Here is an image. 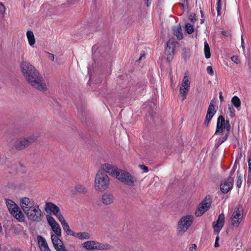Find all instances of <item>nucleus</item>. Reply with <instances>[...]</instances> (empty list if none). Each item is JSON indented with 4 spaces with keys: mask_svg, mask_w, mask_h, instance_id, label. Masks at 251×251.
I'll use <instances>...</instances> for the list:
<instances>
[{
    "mask_svg": "<svg viewBox=\"0 0 251 251\" xmlns=\"http://www.w3.org/2000/svg\"><path fill=\"white\" fill-rule=\"evenodd\" d=\"M22 209L27 218L33 222H39L42 219V213L39 205L33 199L23 197L20 201Z\"/></svg>",
    "mask_w": 251,
    "mask_h": 251,
    "instance_id": "nucleus-3",
    "label": "nucleus"
},
{
    "mask_svg": "<svg viewBox=\"0 0 251 251\" xmlns=\"http://www.w3.org/2000/svg\"><path fill=\"white\" fill-rule=\"evenodd\" d=\"M243 37H242V47L243 48V49H245V47L243 45Z\"/></svg>",
    "mask_w": 251,
    "mask_h": 251,
    "instance_id": "nucleus-48",
    "label": "nucleus"
},
{
    "mask_svg": "<svg viewBox=\"0 0 251 251\" xmlns=\"http://www.w3.org/2000/svg\"><path fill=\"white\" fill-rule=\"evenodd\" d=\"M58 220L61 223L64 231H65L68 235H72L73 236L75 232H74L70 228L68 224L66 222L64 217L60 216V218H59Z\"/></svg>",
    "mask_w": 251,
    "mask_h": 251,
    "instance_id": "nucleus-19",
    "label": "nucleus"
},
{
    "mask_svg": "<svg viewBox=\"0 0 251 251\" xmlns=\"http://www.w3.org/2000/svg\"><path fill=\"white\" fill-rule=\"evenodd\" d=\"M82 247L87 250H108L111 246L107 243H102L95 240L87 241L82 244Z\"/></svg>",
    "mask_w": 251,
    "mask_h": 251,
    "instance_id": "nucleus-7",
    "label": "nucleus"
},
{
    "mask_svg": "<svg viewBox=\"0 0 251 251\" xmlns=\"http://www.w3.org/2000/svg\"><path fill=\"white\" fill-rule=\"evenodd\" d=\"M106 170L111 174L112 176L128 185H133L134 182L136 181V179L135 177L130 175L128 173L122 170L115 166H114V172H112V173L108 171V170H109L108 168H106Z\"/></svg>",
    "mask_w": 251,
    "mask_h": 251,
    "instance_id": "nucleus-5",
    "label": "nucleus"
},
{
    "mask_svg": "<svg viewBox=\"0 0 251 251\" xmlns=\"http://www.w3.org/2000/svg\"><path fill=\"white\" fill-rule=\"evenodd\" d=\"M145 57V54H142V55H141L140 57L139 58V59H141L143 57Z\"/></svg>",
    "mask_w": 251,
    "mask_h": 251,
    "instance_id": "nucleus-49",
    "label": "nucleus"
},
{
    "mask_svg": "<svg viewBox=\"0 0 251 251\" xmlns=\"http://www.w3.org/2000/svg\"><path fill=\"white\" fill-rule=\"evenodd\" d=\"M229 115L231 118H234L235 116V110L233 106L229 105L228 106Z\"/></svg>",
    "mask_w": 251,
    "mask_h": 251,
    "instance_id": "nucleus-30",
    "label": "nucleus"
},
{
    "mask_svg": "<svg viewBox=\"0 0 251 251\" xmlns=\"http://www.w3.org/2000/svg\"><path fill=\"white\" fill-rule=\"evenodd\" d=\"M228 136V133H226L224 136H223L222 137H220L218 139V140L217 141V144L219 145L222 144L227 139Z\"/></svg>",
    "mask_w": 251,
    "mask_h": 251,
    "instance_id": "nucleus-32",
    "label": "nucleus"
},
{
    "mask_svg": "<svg viewBox=\"0 0 251 251\" xmlns=\"http://www.w3.org/2000/svg\"><path fill=\"white\" fill-rule=\"evenodd\" d=\"M207 72L210 75H213L214 74L213 68L212 66H209L207 67L206 69Z\"/></svg>",
    "mask_w": 251,
    "mask_h": 251,
    "instance_id": "nucleus-36",
    "label": "nucleus"
},
{
    "mask_svg": "<svg viewBox=\"0 0 251 251\" xmlns=\"http://www.w3.org/2000/svg\"><path fill=\"white\" fill-rule=\"evenodd\" d=\"M190 50L189 49L185 48L183 49L182 56L185 60H186L189 56Z\"/></svg>",
    "mask_w": 251,
    "mask_h": 251,
    "instance_id": "nucleus-31",
    "label": "nucleus"
},
{
    "mask_svg": "<svg viewBox=\"0 0 251 251\" xmlns=\"http://www.w3.org/2000/svg\"><path fill=\"white\" fill-rule=\"evenodd\" d=\"M45 211L50 214H53L58 219L60 216H63L60 212L59 208L51 202H46L45 205Z\"/></svg>",
    "mask_w": 251,
    "mask_h": 251,
    "instance_id": "nucleus-14",
    "label": "nucleus"
},
{
    "mask_svg": "<svg viewBox=\"0 0 251 251\" xmlns=\"http://www.w3.org/2000/svg\"><path fill=\"white\" fill-rule=\"evenodd\" d=\"M101 201L104 205H110L114 202V197L112 194L106 192L101 196Z\"/></svg>",
    "mask_w": 251,
    "mask_h": 251,
    "instance_id": "nucleus-18",
    "label": "nucleus"
},
{
    "mask_svg": "<svg viewBox=\"0 0 251 251\" xmlns=\"http://www.w3.org/2000/svg\"><path fill=\"white\" fill-rule=\"evenodd\" d=\"M26 36L28 40L29 45L33 47L35 44V38L33 32L32 31L28 30L26 32Z\"/></svg>",
    "mask_w": 251,
    "mask_h": 251,
    "instance_id": "nucleus-23",
    "label": "nucleus"
},
{
    "mask_svg": "<svg viewBox=\"0 0 251 251\" xmlns=\"http://www.w3.org/2000/svg\"><path fill=\"white\" fill-rule=\"evenodd\" d=\"M251 181V171L249 170V174L248 176V181Z\"/></svg>",
    "mask_w": 251,
    "mask_h": 251,
    "instance_id": "nucleus-44",
    "label": "nucleus"
},
{
    "mask_svg": "<svg viewBox=\"0 0 251 251\" xmlns=\"http://www.w3.org/2000/svg\"><path fill=\"white\" fill-rule=\"evenodd\" d=\"M231 60L233 62L235 63L236 64H238L240 63V61L238 57L237 56H233L231 57Z\"/></svg>",
    "mask_w": 251,
    "mask_h": 251,
    "instance_id": "nucleus-35",
    "label": "nucleus"
},
{
    "mask_svg": "<svg viewBox=\"0 0 251 251\" xmlns=\"http://www.w3.org/2000/svg\"><path fill=\"white\" fill-rule=\"evenodd\" d=\"M191 84V79L187 73H185L179 87V95L182 100H184L189 93Z\"/></svg>",
    "mask_w": 251,
    "mask_h": 251,
    "instance_id": "nucleus-10",
    "label": "nucleus"
},
{
    "mask_svg": "<svg viewBox=\"0 0 251 251\" xmlns=\"http://www.w3.org/2000/svg\"><path fill=\"white\" fill-rule=\"evenodd\" d=\"M6 204L10 213L19 222L25 220V216L18 206L12 200L6 199Z\"/></svg>",
    "mask_w": 251,
    "mask_h": 251,
    "instance_id": "nucleus-8",
    "label": "nucleus"
},
{
    "mask_svg": "<svg viewBox=\"0 0 251 251\" xmlns=\"http://www.w3.org/2000/svg\"><path fill=\"white\" fill-rule=\"evenodd\" d=\"M203 21H204V20L203 19H201V24H202L203 23Z\"/></svg>",
    "mask_w": 251,
    "mask_h": 251,
    "instance_id": "nucleus-50",
    "label": "nucleus"
},
{
    "mask_svg": "<svg viewBox=\"0 0 251 251\" xmlns=\"http://www.w3.org/2000/svg\"><path fill=\"white\" fill-rule=\"evenodd\" d=\"M189 19L192 22H194L196 19L195 18V14H191L189 16Z\"/></svg>",
    "mask_w": 251,
    "mask_h": 251,
    "instance_id": "nucleus-39",
    "label": "nucleus"
},
{
    "mask_svg": "<svg viewBox=\"0 0 251 251\" xmlns=\"http://www.w3.org/2000/svg\"><path fill=\"white\" fill-rule=\"evenodd\" d=\"M211 205V201L209 197L206 196L204 200L199 204L198 209L196 212V215L197 217L201 216L204 212L207 211Z\"/></svg>",
    "mask_w": 251,
    "mask_h": 251,
    "instance_id": "nucleus-13",
    "label": "nucleus"
},
{
    "mask_svg": "<svg viewBox=\"0 0 251 251\" xmlns=\"http://www.w3.org/2000/svg\"><path fill=\"white\" fill-rule=\"evenodd\" d=\"M5 6L4 5V4L0 2V13H1V14H4L5 13Z\"/></svg>",
    "mask_w": 251,
    "mask_h": 251,
    "instance_id": "nucleus-37",
    "label": "nucleus"
},
{
    "mask_svg": "<svg viewBox=\"0 0 251 251\" xmlns=\"http://www.w3.org/2000/svg\"><path fill=\"white\" fill-rule=\"evenodd\" d=\"M244 217V210L242 205L238 204L233 209L230 218L231 226L234 228H237L242 223Z\"/></svg>",
    "mask_w": 251,
    "mask_h": 251,
    "instance_id": "nucleus-6",
    "label": "nucleus"
},
{
    "mask_svg": "<svg viewBox=\"0 0 251 251\" xmlns=\"http://www.w3.org/2000/svg\"><path fill=\"white\" fill-rule=\"evenodd\" d=\"M185 28L188 34H191L194 31L193 25L190 23H187L185 25Z\"/></svg>",
    "mask_w": 251,
    "mask_h": 251,
    "instance_id": "nucleus-28",
    "label": "nucleus"
},
{
    "mask_svg": "<svg viewBox=\"0 0 251 251\" xmlns=\"http://www.w3.org/2000/svg\"><path fill=\"white\" fill-rule=\"evenodd\" d=\"M30 145L27 139L24 138L19 139L15 145L16 148L18 150H23Z\"/></svg>",
    "mask_w": 251,
    "mask_h": 251,
    "instance_id": "nucleus-21",
    "label": "nucleus"
},
{
    "mask_svg": "<svg viewBox=\"0 0 251 251\" xmlns=\"http://www.w3.org/2000/svg\"><path fill=\"white\" fill-rule=\"evenodd\" d=\"M75 189L76 192L81 194H85L87 192L86 187L81 184L76 185Z\"/></svg>",
    "mask_w": 251,
    "mask_h": 251,
    "instance_id": "nucleus-26",
    "label": "nucleus"
},
{
    "mask_svg": "<svg viewBox=\"0 0 251 251\" xmlns=\"http://www.w3.org/2000/svg\"><path fill=\"white\" fill-rule=\"evenodd\" d=\"M217 109L215 108V106L214 104V101L211 100L207 111L206 115L205 117V119L204 120V125L206 126H207L211 120V119L213 118L214 115L216 113Z\"/></svg>",
    "mask_w": 251,
    "mask_h": 251,
    "instance_id": "nucleus-16",
    "label": "nucleus"
},
{
    "mask_svg": "<svg viewBox=\"0 0 251 251\" xmlns=\"http://www.w3.org/2000/svg\"><path fill=\"white\" fill-rule=\"evenodd\" d=\"M242 183V176L241 175L237 176L236 185L238 188H240Z\"/></svg>",
    "mask_w": 251,
    "mask_h": 251,
    "instance_id": "nucleus-33",
    "label": "nucleus"
},
{
    "mask_svg": "<svg viewBox=\"0 0 251 251\" xmlns=\"http://www.w3.org/2000/svg\"><path fill=\"white\" fill-rule=\"evenodd\" d=\"M108 168V171L114 172V165L110 164H103L100 166V169L97 172L94 180V187L96 191L102 192L106 190L109 187L110 183V177L106 174H111L106 171Z\"/></svg>",
    "mask_w": 251,
    "mask_h": 251,
    "instance_id": "nucleus-2",
    "label": "nucleus"
},
{
    "mask_svg": "<svg viewBox=\"0 0 251 251\" xmlns=\"http://www.w3.org/2000/svg\"><path fill=\"white\" fill-rule=\"evenodd\" d=\"M249 170L251 171V156L248 159Z\"/></svg>",
    "mask_w": 251,
    "mask_h": 251,
    "instance_id": "nucleus-43",
    "label": "nucleus"
},
{
    "mask_svg": "<svg viewBox=\"0 0 251 251\" xmlns=\"http://www.w3.org/2000/svg\"><path fill=\"white\" fill-rule=\"evenodd\" d=\"M46 218L48 223L52 230V232H50L51 239L55 249L57 251H69L64 247L63 242L60 239L62 231L59 224L50 215H47Z\"/></svg>",
    "mask_w": 251,
    "mask_h": 251,
    "instance_id": "nucleus-4",
    "label": "nucleus"
},
{
    "mask_svg": "<svg viewBox=\"0 0 251 251\" xmlns=\"http://www.w3.org/2000/svg\"><path fill=\"white\" fill-rule=\"evenodd\" d=\"M174 34L176 37L179 40H182L183 35L182 32L181 27L180 25H178L173 27V29Z\"/></svg>",
    "mask_w": 251,
    "mask_h": 251,
    "instance_id": "nucleus-22",
    "label": "nucleus"
},
{
    "mask_svg": "<svg viewBox=\"0 0 251 251\" xmlns=\"http://www.w3.org/2000/svg\"><path fill=\"white\" fill-rule=\"evenodd\" d=\"M219 98L221 101L224 100V97L222 96V93L221 92L219 93Z\"/></svg>",
    "mask_w": 251,
    "mask_h": 251,
    "instance_id": "nucleus-45",
    "label": "nucleus"
},
{
    "mask_svg": "<svg viewBox=\"0 0 251 251\" xmlns=\"http://www.w3.org/2000/svg\"><path fill=\"white\" fill-rule=\"evenodd\" d=\"M1 230H2V227H1V224H0V232H1Z\"/></svg>",
    "mask_w": 251,
    "mask_h": 251,
    "instance_id": "nucleus-51",
    "label": "nucleus"
},
{
    "mask_svg": "<svg viewBox=\"0 0 251 251\" xmlns=\"http://www.w3.org/2000/svg\"><path fill=\"white\" fill-rule=\"evenodd\" d=\"M219 237L218 235H217L216 238L215 242V244H214V247L216 248L218 247L219 246Z\"/></svg>",
    "mask_w": 251,
    "mask_h": 251,
    "instance_id": "nucleus-41",
    "label": "nucleus"
},
{
    "mask_svg": "<svg viewBox=\"0 0 251 251\" xmlns=\"http://www.w3.org/2000/svg\"><path fill=\"white\" fill-rule=\"evenodd\" d=\"M9 251H22L21 250L18 249H12Z\"/></svg>",
    "mask_w": 251,
    "mask_h": 251,
    "instance_id": "nucleus-46",
    "label": "nucleus"
},
{
    "mask_svg": "<svg viewBox=\"0 0 251 251\" xmlns=\"http://www.w3.org/2000/svg\"><path fill=\"white\" fill-rule=\"evenodd\" d=\"M204 52L205 57L206 58H209L211 56L210 48L208 45V44L206 41H205L204 43Z\"/></svg>",
    "mask_w": 251,
    "mask_h": 251,
    "instance_id": "nucleus-27",
    "label": "nucleus"
},
{
    "mask_svg": "<svg viewBox=\"0 0 251 251\" xmlns=\"http://www.w3.org/2000/svg\"><path fill=\"white\" fill-rule=\"evenodd\" d=\"M38 137L39 135L37 134H32L29 136V137H27L26 139H27V140L28 141L29 144H30L34 142L38 138Z\"/></svg>",
    "mask_w": 251,
    "mask_h": 251,
    "instance_id": "nucleus-29",
    "label": "nucleus"
},
{
    "mask_svg": "<svg viewBox=\"0 0 251 251\" xmlns=\"http://www.w3.org/2000/svg\"><path fill=\"white\" fill-rule=\"evenodd\" d=\"M194 220L192 215L182 217L178 223V231L179 234L184 233L191 225Z\"/></svg>",
    "mask_w": 251,
    "mask_h": 251,
    "instance_id": "nucleus-11",
    "label": "nucleus"
},
{
    "mask_svg": "<svg viewBox=\"0 0 251 251\" xmlns=\"http://www.w3.org/2000/svg\"><path fill=\"white\" fill-rule=\"evenodd\" d=\"M225 223V215L222 213L220 214L219 216L216 223H213V227L214 228V232L217 234H219V232L224 226Z\"/></svg>",
    "mask_w": 251,
    "mask_h": 251,
    "instance_id": "nucleus-17",
    "label": "nucleus"
},
{
    "mask_svg": "<svg viewBox=\"0 0 251 251\" xmlns=\"http://www.w3.org/2000/svg\"><path fill=\"white\" fill-rule=\"evenodd\" d=\"M221 0H217V7L216 9L217 11L218 15H220V10L221 9Z\"/></svg>",
    "mask_w": 251,
    "mask_h": 251,
    "instance_id": "nucleus-34",
    "label": "nucleus"
},
{
    "mask_svg": "<svg viewBox=\"0 0 251 251\" xmlns=\"http://www.w3.org/2000/svg\"><path fill=\"white\" fill-rule=\"evenodd\" d=\"M176 44V42L173 39H170L167 42L165 53L167 55V60L168 61H171L173 58L175 47Z\"/></svg>",
    "mask_w": 251,
    "mask_h": 251,
    "instance_id": "nucleus-15",
    "label": "nucleus"
},
{
    "mask_svg": "<svg viewBox=\"0 0 251 251\" xmlns=\"http://www.w3.org/2000/svg\"><path fill=\"white\" fill-rule=\"evenodd\" d=\"M73 236L81 240L88 239L90 237L89 233L86 232H75Z\"/></svg>",
    "mask_w": 251,
    "mask_h": 251,
    "instance_id": "nucleus-24",
    "label": "nucleus"
},
{
    "mask_svg": "<svg viewBox=\"0 0 251 251\" xmlns=\"http://www.w3.org/2000/svg\"><path fill=\"white\" fill-rule=\"evenodd\" d=\"M222 34L225 36H226V37H228V36H230V34L229 33V32L227 31H222Z\"/></svg>",
    "mask_w": 251,
    "mask_h": 251,
    "instance_id": "nucleus-42",
    "label": "nucleus"
},
{
    "mask_svg": "<svg viewBox=\"0 0 251 251\" xmlns=\"http://www.w3.org/2000/svg\"><path fill=\"white\" fill-rule=\"evenodd\" d=\"M235 171L234 165L230 172L229 176L221 183L220 188L223 193H226L232 188Z\"/></svg>",
    "mask_w": 251,
    "mask_h": 251,
    "instance_id": "nucleus-12",
    "label": "nucleus"
},
{
    "mask_svg": "<svg viewBox=\"0 0 251 251\" xmlns=\"http://www.w3.org/2000/svg\"><path fill=\"white\" fill-rule=\"evenodd\" d=\"M197 249V245L196 244H192L191 247H189L190 251H196Z\"/></svg>",
    "mask_w": 251,
    "mask_h": 251,
    "instance_id": "nucleus-40",
    "label": "nucleus"
},
{
    "mask_svg": "<svg viewBox=\"0 0 251 251\" xmlns=\"http://www.w3.org/2000/svg\"><path fill=\"white\" fill-rule=\"evenodd\" d=\"M20 68L26 80L35 88L45 91L47 84L39 72L29 62L23 61L20 64Z\"/></svg>",
    "mask_w": 251,
    "mask_h": 251,
    "instance_id": "nucleus-1",
    "label": "nucleus"
},
{
    "mask_svg": "<svg viewBox=\"0 0 251 251\" xmlns=\"http://www.w3.org/2000/svg\"><path fill=\"white\" fill-rule=\"evenodd\" d=\"M50 57L52 59V60H53L54 58V55L52 54H50Z\"/></svg>",
    "mask_w": 251,
    "mask_h": 251,
    "instance_id": "nucleus-47",
    "label": "nucleus"
},
{
    "mask_svg": "<svg viewBox=\"0 0 251 251\" xmlns=\"http://www.w3.org/2000/svg\"><path fill=\"white\" fill-rule=\"evenodd\" d=\"M231 102L238 110H240L241 102L240 99L237 96H233L231 100Z\"/></svg>",
    "mask_w": 251,
    "mask_h": 251,
    "instance_id": "nucleus-25",
    "label": "nucleus"
},
{
    "mask_svg": "<svg viewBox=\"0 0 251 251\" xmlns=\"http://www.w3.org/2000/svg\"><path fill=\"white\" fill-rule=\"evenodd\" d=\"M139 168L144 171V172L145 173H147L149 171L148 170V168L147 167H146V166L144 165H139Z\"/></svg>",
    "mask_w": 251,
    "mask_h": 251,
    "instance_id": "nucleus-38",
    "label": "nucleus"
},
{
    "mask_svg": "<svg viewBox=\"0 0 251 251\" xmlns=\"http://www.w3.org/2000/svg\"><path fill=\"white\" fill-rule=\"evenodd\" d=\"M37 240L41 251H51L46 239L41 236H38Z\"/></svg>",
    "mask_w": 251,
    "mask_h": 251,
    "instance_id": "nucleus-20",
    "label": "nucleus"
},
{
    "mask_svg": "<svg viewBox=\"0 0 251 251\" xmlns=\"http://www.w3.org/2000/svg\"><path fill=\"white\" fill-rule=\"evenodd\" d=\"M230 130V126L228 120H225L224 116L221 115L218 117L217 121L215 135H221L225 130L229 134Z\"/></svg>",
    "mask_w": 251,
    "mask_h": 251,
    "instance_id": "nucleus-9",
    "label": "nucleus"
}]
</instances>
